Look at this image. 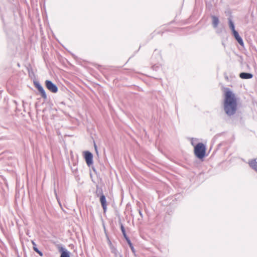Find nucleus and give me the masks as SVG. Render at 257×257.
I'll use <instances>...</instances> for the list:
<instances>
[{
    "label": "nucleus",
    "instance_id": "obj_14",
    "mask_svg": "<svg viewBox=\"0 0 257 257\" xmlns=\"http://www.w3.org/2000/svg\"><path fill=\"white\" fill-rule=\"evenodd\" d=\"M229 27L231 30H232V33H233L234 31H235V30L234 29V24L231 20L229 21Z\"/></svg>",
    "mask_w": 257,
    "mask_h": 257
},
{
    "label": "nucleus",
    "instance_id": "obj_2",
    "mask_svg": "<svg viewBox=\"0 0 257 257\" xmlns=\"http://www.w3.org/2000/svg\"><path fill=\"white\" fill-rule=\"evenodd\" d=\"M206 150V147L202 143H199L194 146V154L197 158L200 160H202L205 157Z\"/></svg>",
    "mask_w": 257,
    "mask_h": 257
},
{
    "label": "nucleus",
    "instance_id": "obj_6",
    "mask_svg": "<svg viewBox=\"0 0 257 257\" xmlns=\"http://www.w3.org/2000/svg\"><path fill=\"white\" fill-rule=\"evenodd\" d=\"M35 86L40 92L42 97L46 99L47 98V95L43 87L38 83H35Z\"/></svg>",
    "mask_w": 257,
    "mask_h": 257
},
{
    "label": "nucleus",
    "instance_id": "obj_10",
    "mask_svg": "<svg viewBox=\"0 0 257 257\" xmlns=\"http://www.w3.org/2000/svg\"><path fill=\"white\" fill-rule=\"evenodd\" d=\"M32 243L33 245V249L38 253L41 256H42L43 255V253L40 251L38 248L37 247V245L36 243L34 241H32Z\"/></svg>",
    "mask_w": 257,
    "mask_h": 257
},
{
    "label": "nucleus",
    "instance_id": "obj_11",
    "mask_svg": "<svg viewBox=\"0 0 257 257\" xmlns=\"http://www.w3.org/2000/svg\"><path fill=\"white\" fill-rule=\"evenodd\" d=\"M212 24L214 27H216L218 24L219 20L217 17L215 16L212 17Z\"/></svg>",
    "mask_w": 257,
    "mask_h": 257
},
{
    "label": "nucleus",
    "instance_id": "obj_5",
    "mask_svg": "<svg viewBox=\"0 0 257 257\" xmlns=\"http://www.w3.org/2000/svg\"><path fill=\"white\" fill-rule=\"evenodd\" d=\"M100 202L102 207L103 212H105L107 209V202L106 198L103 194H102L100 196Z\"/></svg>",
    "mask_w": 257,
    "mask_h": 257
},
{
    "label": "nucleus",
    "instance_id": "obj_4",
    "mask_svg": "<svg viewBox=\"0 0 257 257\" xmlns=\"http://www.w3.org/2000/svg\"><path fill=\"white\" fill-rule=\"evenodd\" d=\"M45 85L46 88L52 93H55L58 91L57 86L50 80H46Z\"/></svg>",
    "mask_w": 257,
    "mask_h": 257
},
{
    "label": "nucleus",
    "instance_id": "obj_16",
    "mask_svg": "<svg viewBox=\"0 0 257 257\" xmlns=\"http://www.w3.org/2000/svg\"><path fill=\"white\" fill-rule=\"evenodd\" d=\"M94 147H95V150H96L97 149H96V146L95 145H94Z\"/></svg>",
    "mask_w": 257,
    "mask_h": 257
},
{
    "label": "nucleus",
    "instance_id": "obj_9",
    "mask_svg": "<svg viewBox=\"0 0 257 257\" xmlns=\"http://www.w3.org/2000/svg\"><path fill=\"white\" fill-rule=\"evenodd\" d=\"M248 164L251 168L257 172V161L256 159L251 160Z\"/></svg>",
    "mask_w": 257,
    "mask_h": 257
},
{
    "label": "nucleus",
    "instance_id": "obj_13",
    "mask_svg": "<svg viewBox=\"0 0 257 257\" xmlns=\"http://www.w3.org/2000/svg\"><path fill=\"white\" fill-rule=\"evenodd\" d=\"M60 257H70L69 252L66 251H63L61 254Z\"/></svg>",
    "mask_w": 257,
    "mask_h": 257
},
{
    "label": "nucleus",
    "instance_id": "obj_1",
    "mask_svg": "<svg viewBox=\"0 0 257 257\" xmlns=\"http://www.w3.org/2000/svg\"><path fill=\"white\" fill-rule=\"evenodd\" d=\"M224 110L228 115L234 114L237 109V99L231 90L226 88L224 91Z\"/></svg>",
    "mask_w": 257,
    "mask_h": 257
},
{
    "label": "nucleus",
    "instance_id": "obj_8",
    "mask_svg": "<svg viewBox=\"0 0 257 257\" xmlns=\"http://www.w3.org/2000/svg\"><path fill=\"white\" fill-rule=\"evenodd\" d=\"M239 77L241 79H247L251 78L253 77V75L250 73L243 72L240 73Z\"/></svg>",
    "mask_w": 257,
    "mask_h": 257
},
{
    "label": "nucleus",
    "instance_id": "obj_3",
    "mask_svg": "<svg viewBox=\"0 0 257 257\" xmlns=\"http://www.w3.org/2000/svg\"><path fill=\"white\" fill-rule=\"evenodd\" d=\"M83 155L86 161V164L88 166H90L93 164V155L89 151H84Z\"/></svg>",
    "mask_w": 257,
    "mask_h": 257
},
{
    "label": "nucleus",
    "instance_id": "obj_7",
    "mask_svg": "<svg viewBox=\"0 0 257 257\" xmlns=\"http://www.w3.org/2000/svg\"><path fill=\"white\" fill-rule=\"evenodd\" d=\"M233 35L235 37L236 40L238 42V43L241 46L243 45V42L241 39V38L239 36L238 33L236 31H234L233 33Z\"/></svg>",
    "mask_w": 257,
    "mask_h": 257
},
{
    "label": "nucleus",
    "instance_id": "obj_15",
    "mask_svg": "<svg viewBox=\"0 0 257 257\" xmlns=\"http://www.w3.org/2000/svg\"><path fill=\"white\" fill-rule=\"evenodd\" d=\"M121 230L125 238L127 237L125 233V229L122 225L121 226Z\"/></svg>",
    "mask_w": 257,
    "mask_h": 257
},
{
    "label": "nucleus",
    "instance_id": "obj_12",
    "mask_svg": "<svg viewBox=\"0 0 257 257\" xmlns=\"http://www.w3.org/2000/svg\"><path fill=\"white\" fill-rule=\"evenodd\" d=\"M130 247H131V250H132V251L133 252H135V249H134V247L133 245V244L132 243L131 240H130V239L128 238V237H126L125 238Z\"/></svg>",
    "mask_w": 257,
    "mask_h": 257
}]
</instances>
